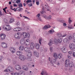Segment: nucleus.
<instances>
[{
	"label": "nucleus",
	"mask_w": 75,
	"mask_h": 75,
	"mask_svg": "<svg viewBox=\"0 0 75 75\" xmlns=\"http://www.w3.org/2000/svg\"><path fill=\"white\" fill-rule=\"evenodd\" d=\"M62 19L61 18H58L57 19V21H59V22H62Z\"/></svg>",
	"instance_id": "39"
},
{
	"label": "nucleus",
	"mask_w": 75,
	"mask_h": 75,
	"mask_svg": "<svg viewBox=\"0 0 75 75\" xmlns=\"http://www.w3.org/2000/svg\"><path fill=\"white\" fill-rule=\"evenodd\" d=\"M44 7L46 9L47 11H50V6L48 5L47 4H45Z\"/></svg>",
	"instance_id": "13"
},
{
	"label": "nucleus",
	"mask_w": 75,
	"mask_h": 75,
	"mask_svg": "<svg viewBox=\"0 0 75 75\" xmlns=\"http://www.w3.org/2000/svg\"><path fill=\"white\" fill-rule=\"evenodd\" d=\"M69 47L71 50H75V45L74 44L70 43Z\"/></svg>",
	"instance_id": "7"
},
{
	"label": "nucleus",
	"mask_w": 75,
	"mask_h": 75,
	"mask_svg": "<svg viewBox=\"0 0 75 75\" xmlns=\"http://www.w3.org/2000/svg\"><path fill=\"white\" fill-rule=\"evenodd\" d=\"M65 65L66 67H68V66L69 65V61H68L67 60H66L65 62Z\"/></svg>",
	"instance_id": "20"
},
{
	"label": "nucleus",
	"mask_w": 75,
	"mask_h": 75,
	"mask_svg": "<svg viewBox=\"0 0 75 75\" xmlns=\"http://www.w3.org/2000/svg\"><path fill=\"white\" fill-rule=\"evenodd\" d=\"M21 10H23V8H21L18 7L16 8V10H17V11H21Z\"/></svg>",
	"instance_id": "33"
},
{
	"label": "nucleus",
	"mask_w": 75,
	"mask_h": 75,
	"mask_svg": "<svg viewBox=\"0 0 75 75\" xmlns=\"http://www.w3.org/2000/svg\"><path fill=\"white\" fill-rule=\"evenodd\" d=\"M27 3H28L30 2H31V0H28L27 1H26Z\"/></svg>",
	"instance_id": "61"
},
{
	"label": "nucleus",
	"mask_w": 75,
	"mask_h": 75,
	"mask_svg": "<svg viewBox=\"0 0 75 75\" xmlns=\"http://www.w3.org/2000/svg\"><path fill=\"white\" fill-rule=\"evenodd\" d=\"M20 44L21 45L24 44L26 46H28L30 44V40L28 39H26L25 40L24 39H22L20 41Z\"/></svg>",
	"instance_id": "2"
},
{
	"label": "nucleus",
	"mask_w": 75,
	"mask_h": 75,
	"mask_svg": "<svg viewBox=\"0 0 75 75\" xmlns=\"http://www.w3.org/2000/svg\"><path fill=\"white\" fill-rule=\"evenodd\" d=\"M21 73V74H23V73H24V74H25V72L24 71H19V73Z\"/></svg>",
	"instance_id": "52"
},
{
	"label": "nucleus",
	"mask_w": 75,
	"mask_h": 75,
	"mask_svg": "<svg viewBox=\"0 0 75 75\" xmlns=\"http://www.w3.org/2000/svg\"><path fill=\"white\" fill-rule=\"evenodd\" d=\"M54 41L55 44H58V41H57V39H54Z\"/></svg>",
	"instance_id": "47"
},
{
	"label": "nucleus",
	"mask_w": 75,
	"mask_h": 75,
	"mask_svg": "<svg viewBox=\"0 0 75 75\" xmlns=\"http://www.w3.org/2000/svg\"><path fill=\"white\" fill-rule=\"evenodd\" d=\"M13 71H14L13 68L9 66L8 67L7 69H5L4 71L5 72H13Z\"/></svg>",
	"instance_id": "4"
},
{
	"label": "nucleus",
	"mask_w": 75,
	"mask_h": 75,
	"mask_svg": "<svg viewBox=\"0 0 75 75\" xmlns=\"http://www.w3.org/2000/svg\"><path fill=\"white\" fill-rule=\"evenodd\" d=\"M22 35L23 36L24 38H30V35L28 33H26V32H23Z\"/></svg>",
	"instance_id": "5"
},
{
	"label": "nucleus",
	"mask_w": 75,
	"mask_h": 75,
	"mask_svg": "<svg viewBox=\"0 0 75 75\" xmlns=\"http://www.w3.org/2000/svg\"><path fill=\"white\" fill-rule=\"evenodd\" d=\"M44 42V41L42 38H40L39 40V43L40 45H41V44H43Z\"/></svg>",
	"instance_id": "23"
},
{
	"label": "nucleus",
	"mask_w": 75,
	"mask_h": 75,
	"mask_svg": "<svg viewBox=\"0 0 75 75\" xmlns=\"http://www.w3.org/2000/svg\"><path fill=\"white\" fill-rule=\"evenodd\" d=\"M68 28L69 29H74V27H73L72 25H71L70 27L68 26Z\"/></svg>",
	"instance_id": "36"
},
{
	"label": "nucleus",
	"mask_w": 75,
	"mask_h": 75,
	"mask_svg": "<svg viewBox=\"0 0 75 75\" xmlns=\"http://www.w3.org/2000/svg\"><path fill=\"white\" fill-rule=\"evenodd\" d=\"M3 28L5 31H10L11 30V28L8 25H4L3 26Z\"/></svg>",
	"instance_id": "3"
},
{
	"label": "nucleus",
	"mask_w": 75,
	"mask_h": 75,
	"mask_svg": "<svg viewBox=\"0 0 75 75\" xmlns=\"http://www.w3.org/2000/svg\"><path fill=\"white\" fill-rule=\"evenodd\" d=\"M22 69L23 70H24V71H28V67L26 66H23Z\"/></svg>",
	"instance_id": "15"
},
{
	"label": "nucleus",
	"mask_w": 75,
	"mask_h": 75,
	"mask_svg": "<svg viewBox=\"0 0 75 75\" xmlns=\"http://www.w3.org/2000/svg\"><path fill=\"white\" fill-rule=\"evenodd\" d=\"M16 54L17 55H21V54H22V52L20 51H18L16 52Z\"/></svg>",
	"instance_id": "27"
},
{
	"label": "nucleus",
	"mask_w": 75,
	"mask_h": 75,
	"mask_svg": "<svg viewBox=\"0 0 75 75\" xmlns=\"http://www.w3.org/2000/svg\"><path fill=\"white\" fill-rule=\"evenodd\" d=\"M38 20H39V21H41V22L42 21V19H41V18H40V17L39 18H38Z\"/></svg>",
	"instance_id": "54"
},
{
	"label": "nucleus",
	"mask_w": 75,
	"mask_h": 75,
	"mask_svg": "<svg viewBox=\"0 0 75 75\" xmlns=\"http://www.w3.org/2000/svg\"><path fill=\"white\" fill-rule=\"evenodd\" d=\"M21 28H16L13 29L14 31H21Z\"/></svg>",
	"instance_id": "16"
},
{
	"label": "nucleus",
	"mask_w": 75,
	"mask_h": 75,
	"mask_svg": "<svg viewBox=\"0 0 75 75\" xmlns=\"http://www.w3.org/2000/svg\"><path fill=\"white\" fill-rule=\"evenodd\" d=\"M20 33H18L16 34H15V37L18 39H20L21 37L20 36Z\"/></svg>",
	"instance_id": "9"
},
{
	"label": "nucleus",
	"mask_w": 75,
	"mask_h": 75,
	"mask_svg": "<svg viewBox=\"0 0 75 75\" xmlns=\"http://www.w3.org/2000/svg\"><path fill=\"white\" fill-rule=\"evenodd\" d=\"M57 35L59 37H62V35L61 34V33H59L57 34Z\"/></svg>",
	"instance_id": "48"
},
{
	"label": "nucleus",
	"mask_w": 75,
	"mask_h": 75,
	"mask_svg": "<svg viewBox=\"0 0 75 75\" xmlns=\"http://www.w3.org/2000/svg\"><path fill=\"white\" fill-rule=\"evenodd\" d=\"M24 47L23 45L20 46L19 47V50L20 51H23L24 50Z\"/></svg>",
	"instance_id": "19"
},
{
	"label": "nucleus",
	"mask_w": 75,
	"mask_h": 75,
	"mask_svg": "<svg viewBox=\"0 0 75 75\" xmlns=\"http://www.w3.org/2000/svg\"><path fill=\"white\" fill-rule=\"evenodd\" d=\"M29 57L27 58V61L29 62L31 61H32V59L31 58V57Z\"/></svg>",
	"instance_id": "31"
},
{
	"label": "nucleus",
	"mask_w": 75,
	"mask_h": 75,
	"mask_svg": "<svg viewBox=\"0 0 75 75\" xmlns=\"http://www.w3.org/2000/svg\"><path fill=\"white\" fill-rule=\"evenodd\" d=\"M20 2H21V0H17L16 1V3L17 4H18V3H20Z\"/></svg>",
	"instance_id": "49"
},
{
	"label": "nucleus",
	"mask_w": 75,
	"mask_h": 75,
	"mask_svg": "<svg viewBox=\"0 0 75 75\" xmlns=\"http://www.w3.org/2000/svg\"><path fill=\"white\" fill-rule=\"evenodd\" d=\"M16 26L17 27H19L20 26V23L19 22H18L16 24Z\"/></svg>",
	"instance_id": "51"
},
{
	"label": "nucleus",
	"mask_w": 75,
	"mask_h": 75,
	"mask_svg": "<svg viewBox=\"0 0 75 75\" xmlns=\"http://www.w3.org/2000/svg\"><path fill=\"white\" fill-rule=\"evenodd\" d=\"M57 57H58V58H59V59H61V58H62V54H58Z\"/></svg>",
	"instance_id": "28"
},
{
	"label": "nucleus",
	"mask_w": 75,
	"mask_h": 75,
	"mask_svg": "<svg viewBox=\"0 0 75 75\" xmlns=\"http://www.w3.org/2000/svg\"><path fill=\"white\" fill-rule=\"evenodd\" d=\"M67 57L69 59H71V58H72V56L71 54H69L68 55Z\"/></svg>",
	"instance_id": "44"
},
{
	"label": "nucleus",
	"mask_w": 75,
	"mask_h": 75,
	"mask_svg": "<svg viewBox=\"0 0 75 75\" xmlns=\"http://www.w3.org/2000/svg\"><path fill=\"white\" fill-rule=\"evenodd\" d=\"M18 6L19 7H23V5H22V4L20 3L18 4Z\"/></svg>",
	"instance_id": "46"
},
{
	"label": "nucleus",
	"mask_w": 75,
	"mask_h": 75,
	"mask_svg": "<svg viewBox=\"0 0 75 75\" xmlns=\"http://www.w3.org/2000/svg\"><path fill=\"white\" fill-rule=\"evenodd\" d=\"M53 44V40L52 39H50V41L49 42V43H48V45L50 47V46H51Z\"/></svg>",
	"instance_id": "18"
},
{
	"label": "nucleus",
	"mask_w": 75,
	"mask_h": 75,
	"mask_svg": "<svg viewBox=\"0 0 75 75\" xmlns=\"http://www.w3.org/2000/svg\"><path fill=\"white\" fill-rule=\"evenodd\" d=\"M41 75H48V74L47 72H45L44 71H43L41 73Z\"/></svg>",
	"instance_id": "26"
},
{
	"label": "nucleus",
	"mask_w": 75,
	"mask_h": 75,
	"mask_svg": "<svg viewBox=\"0 0 75 75\" xmlns=\"http://www.w3.org/2000/svg\"><path fill=\"white\" fill-rule=\"evenodd\" d=\"M4 23L6 24H8V21L6 19H4Z\"/></svg>",
	"instance_id": "34"
},
{
	"label": "nucleus",
	"mask_w": 75,
	"mask_h": 75,
	"mask_svg": "<svg viewBox=\"0 0 75 75\" xmlns=\"http://www.w3.org/2000/svg\"><path fill=\"white\" fill-rule=\"evenodd\" d=\"M23 18H26V19H29V18H28V17L25 16H23Z\"/></svg>",
	"instance_id": "58"
},
{
	"label": "nucleus",
	"mask_w": 75,
	"mask_h": 75,
	"mask_svg": "<svg viewBox=\"0 0 75 75\" xmlns=\"http://www.w3.org/2000/svg\"><path fill=\"white\" fill-rule=\"evenodd\" d=\"M3 58V56H0V62H1L2 60V59Z\"/></svg>",
	"instance_id": "53"
},
{
	"label": "nucleus",
	"mask_w": 75,
	"mask_h": 75,
	"mask_svg": "<svg viewBox=\"0 0 75 75\" xmlns=\"http://www.w3.org/2000/svg\"><path fill=\"white\" fill-rule=\"evenodd\" d=\"M54 32V30H50L48 32L49 33H50V34H52Z\"/></svg>",
	"instance_id": "38"
},
{
	"label": "nucleus",
	"mask_w": 75,
	"mask_h": 75,
	"mask_svg": "<svg viewBox=\"0 0 75 75\" xmlns=\"http://www.w3.org/2000/svg\"><path fill=\"white\" fill-rule=\"evenodd\" d=\"M48 59L49 61H50V63L52 64V65H54V64L53 63L54 62H56V60L55 59H53L52 58H51L50 57H49L48 58Z\"/></svg>",
	"instance_id": "6"
},
{
	"label": "nucleus",
	"mask_w": 75,
	"mask_h": 75,
	"mask_svg": "<svg viewBox=\"0 0 75 75\" xmlns=\"http://www.w3.org/2000/svg\"><path fill=\"white\" fill-rule=\"evenodd\" d=\"M69 54H70V55H71L72 54V52L71 51H69L68 52Z\"/></svg>",
	"instance_id": "57"
},
{
	"label": "nucleus",
	"mask_w": 75,
	"mask_h": 75,
	"mask_svg": "<svg viewBox=\"0 0 75 75\" xmlns=\"http://www.w3.org/2000/svg\"><path fill=\"white\" fill-rule=\"evenodd\" d=\"M50 52H52V47H50Z\"/></svg>",
	"instance_id": "56"
},
{
	"label": "nucleus",
	"mask_w": 75,
	"mask_h": 75,
	"mask_svg": "<svg viewBox=\"0 0 75 75\" xmlns=\"http://www.w3.org/2000/svg\"><path fill=\"white\" fill-rule=\"evenodd\" d=\"M40 13H39L36 16L37 17H38V18H39L40 17Z\"/></svg>",
	"instance_id": "55"
},
{
	"label": "nucleus",
	"mask_w": 75,
	"mask_h": 75,
	"mask_svg": "<svg viewBox=\"0 0 75 75\" xmlns=\"http://www.w3.org/2000/svg\"><path fill=\"white\" fill-rule=\"evenodd\" d=\"M33 54L34 55H35L36 57H39V53H38V52L36 51H34L33 52Z\"/></svg>",
	"instance_id": "14"
},
{
	"label": "nucleus",
	"mask_w": 75,
	"mask_h": 75,
	"mask_svg": "<svg viewBox=\"0 0 75 75\" xmlns=\"http://www.w3.org/2000/svg\"><path fill=\"white\" fill-rule=\"evenodd\" d=\"M12 10H14V11H16V8H14V9H12Z\"/></svg>",
	"instance_id": "63"
},
{
	"label": "nucleus",
	"mask_w": 75,
	"mask_h": 75,
	"mask_svg": "<svg viewBox=\"0 0 75 75\" xmlns=\"http://www.w3.org/2000/svg\"><path fill=\"white\" fill-rule=\"evenodd\" d=\"M13 22H14V18H11V19L10 20L9 23H13Z\"/></svg>",
	"instance_id": "35"
},
{
	"label": "nucleus",
	"mask_w": 75,
	"mask_h": 75,
	"mask_svg": "<svg viewBox=\"0 0 75 75\" xmlns=\"http://www.w3.org/2000/svg\"><path fill=\"white\" fill-rule=\"evenodd\" d=\"M39 0H36V4L38 6V5H39Z\"/></svg>",
	"instance_id": "45"
},
{
	"label": "nucleus",
	"mask_w": 75,
	"mask_h": 75,
	"mask_svg": "<svg viewBox=\"0 0 75 75\" xmlns=\"http://www.w3.org/2000/svg\"><path fill=\"white\" fill-rule=\"evenodd\" d=\"M15 68L16 70H20V69H21V67L20 66V65L18 64H16L15 66Z\"/></svg>",
	"instance_id": "8"
},
{
	"label": "nucleus",
	"mask_w": 75,
	"mask_h": 75,
	"mask_svg": "<svg viewBox=\"0 0 75 75\" xmlns=\"http://www.w3.org/2000/svg\"><path fill=\"white\" fill-rule=\"evenodd\" d=\"M2 46L3 48H6L7 47V44L4 42L2 43Z\"/></svg>",
	"instance_id": "17"
},
{
	"label": "nucleus",
	"mask_w": 75,
	"mask_h": 75,
	"mask_svg": "<svg viewBox=\"0 0 75 75\" xmlns=\"http://www.w3.org/2000/svg\"><path fill=\"white\" fill-rule=\"evenodd\" d=\"M61 50L64 53H66L67 52V47H64L62 48Z\"/></svg>",
	"instance_id": "10"
},
{
	"label": "nucleus",
	"mask_w": 75,
	"mask_h": 75,
	"mask_svg": "<svg viewBox=\"0 0 75 75\" xmlns=\"http://www.w3.org/2000/svg\"><path fill=\"white\" fill-rule=\"evenodd\" d=\"M40 13L41 14H43V13H45L44 8H43V9H42V11H40Z\"/></svg>",
	"instance_id": "40"
},
{
	"label": "nucleus",
	"mask_w": 75,
	"mask_h": 75,
	"mask_svg": "<svg viewBox=\"0 0 75 75\" xmlns=\"http://www.w3.org/2000/svg\"><path fill=\"white\" fill-rule=\"evenodd\" d=\"M0 37L1 38V40H3L6 38V35L4 34H1L0 35Z\"/></svg>",
	"instance_id": "12"
},
{
	"label": "nucleus",
	"mask_w": 75,
	"mask_h": 75,
	"mask_svg": "<svg viewBox=\"0 0 75 75\" xmlns=\"http://www.w3.org/2000/svg\"><path fill=\"white\" fill-rule=\"evenodd\" d=\"M48 19L49 20H51L52 19V16H48Z\"/></svg>",
	"instance_id": "42"
},
{
	"label": "nucleus",
	"mask_w": 75,
	"mask_h": 75,
	"mask_svg": "<svg viewBox=\"0 0 75 75\" xmlns=\"http://www.w3.org/2000/svg\"><path fill=\"white\" fill-rule=\"evenodd\" d=\"M30 46L25 47L24 48L25 51L26 52V55L27 57H31L32 56V52L31 51V49L33 50L35 48V45L33 42H31L30 44Z\"/></svg>",
	"instance_id": "1"
},
{
	"label": "nucleus",
	"mask_w": 75,
	"mask_h": 75,
	"mask_svg": "<svg viewBox=\"0 0 75 75\" xmlns=\"http://www.w3.org/2000/svg\"><path fill=\"white\" fill-rule=\"evenodd\" d=\"M63 35H62V37H66L67 36V33H65V32H63Z\"/></svg>",
	"instance_id": "32"
},
{
	"label": "nucleus",
	"mask_w": 75,
	"mask_h": 75,
	"mask_svg": "<svg viewBox=\"0 0 75 75\" xmlns=\"http://www.w3.org/2000/svg\"><path fill=\"white\" fill-rule=\"evenodd\" d=\"M19 59L22 61H25L26 59V57L23 55H20L19 57Z\"/></svg>",
	"instance_id": "11"
},
{
	"label": "nucleus",
	"mask_w": 75,
	"mask_h": 75,
	"mask_svg": "<svg viewBox=\"0 0 75 75\" xmlns=\"http://www.w3.org/2000/svg\"><path fill=\"white\" fill-rule=\"evenodd\" d=\"M72 21V20H71V18H69V23H71Z\"/></svg>",
	"instance_id": "50"
},
{
	"label": "nucleus",
	"mask_w": 75,
	"mask_h": 75,
	"mask_svg": "<svg viewBox=\"0 0 75 75\" xmlns=\"http://www.w3.org/2000/svg\"><path fill=\"white\" fill-rule=\"evenodd\" d=\"M52 56L55 59H58V54L56 53L53 54Z\"/></svg>",
	"instance_id": "22"
},
{
	"label": "nucleus",
	"mask_w": 75,
	"mask_h": 75,
	"mask_svg": "<svg viewBox=\"0 0 75 75\" xmlns=\"http://www.w3.org/2000/svg\"><path fill=\"white\" fill-rule=\"evenodd\" d=\"M72 41L73 42L75 43V34L73 35V39Z\"/></svg>",
	"instance_id": "43"
},
{
	"label": "nucleus",
	"mask_w": 75,
	"mask_h": 75,
	"mask_svg": "<svg viewBox=\"0 0 75 75\" xmlns=\"http://www.w3.org/2000/svg\"><path fill=\"white\" fill-rule=\"evenodd\" d=\"M40 44L37 43L35 45V48L36 49L38 50V49H39L40 48Z\"/></svg>",
	"instance_id": "25"
},
{
	"label": "nucleus",
	"mask_w": 75,
	"mask_h": 75,
	"mask_svg": "<svg viewBox=\"0 0 75 75\" xmlns=\"http://www.w3.org/2000/svg\"><path fill=\"white\" fill-rule=\"evenodd\" d=\"M10 50L11 52H13V53H14V52H15L16 49H14V48L11 47L10 48Z\"/></svg>",
	"instance_id": "24"
},
{
	"label": "nucleus",
	"mask_w": 75,
	"mask_h": 75,
	"mask_svg": "<svg viewBox=\"0 0 75 75\" xmlns=\"http://www.w3.org/2000/svg\"><path fill=\"white\" fill-rule=\"evenodd\" d=\"M51 26L49 25H45L42 28L43 30H45V29H48V28H50Z\"/></svg>",
	"instance_id": "21"
},
{
	"label": "nucleus",
	"mask_w": 75,
	"mask_h": 75,
	"mask_svg": "<svg viewBox=\"0 0 75 75\" xmlns=\"http://www.w3.org/2000/svg\"><path fill=\"white\" fill-rule=\"evenodd\" d=\"M63 42L64 43H67L68 42V40H67V39H64Z\"/></svg>",
	"instance_id": "41"
},
{
	"label": "nucleus",
	"mask_w": 75,
	"mask_h": 75,
	"mask_svg": "<svg viewBox=\"0 0 75 75\" xmlns=\"http://www.w3.org/2000/svg\"><path fill=\"white\" fill-rule=\"evenodd\" d=\"M63 25L64 26H66L67 24L66 23H63Z\"/></svg>",
	"instance_id": "62"
},
{
	"label": "nucleus",
	"mask_w": 75,
	"mask_h": 75,
	"mask_svg": "<svg viewBox=\"0 0 75 75\" xmlns=\"http://www.w3.org/2000/svg\"><path fill=\"white\" fill-rule=\"evenodd\" d=\"M74 39V36H69V39L70 40V41H71V40H73V39Z\"/></svg>",
	"instance_id": "37"
},
{
	"label": "nucleus",
	"mask_w": 75,
	"mask_h": 75,
	"mask_svg": "<svg viewBox=\"0 0 75 75\" xmlns=\"http://www.w3.org/2000/svg\"><path fill=\"white\" fill-rule=\"evenodd\" d=\"M57 41L59 43H61V42H62V40L61 39V38H58L57 39Z\"/></svg>",
	"instance_id": "29"
},
{
	"label": "nucleus",
	"mask_w": 75,
	"mask_h": 75,
	"mask_svg": "<svg viewBox=\"0 0 75 75\" xmlns=\"http://www.w3.org/2000/svg\"><path fill=\"white\" fill-rule=\"evenodd\" d=\"M44 18L46 19V20H48V17L47 16H44Z\"/></svg>",
	"instance_id": "59"
},
{
	"label": "nucleus",
	"mask_w": 75,
	"mask_h": 75,
	"mask_svg": "<svg viewBox=\"0 0 75 75\" xmlns=\"http://www.w3.org/2000/svg\"><path fill=\"white\" fill-rule=\"evenodd\" d=\"M72 54H73V57H75V52H73Z\"/></svg>",
	"instance_id": "60"
},
{
	"label": "nucleus",
	"mask_w": 75,
	"mask_h": 75,
	"mask_svg": "<svg viewBox=\"0 0 75 75\" xmlns=\"http://www.w3.org/2000/svg\"><path fill=\"white\" fill-rule=\"evenodd\" d=\"M69 67H73L74 66V63L72 62H71L69 63Z\"/></svg>",
	"instance_id": "30"
},
{
	"label": "nucleus",
	"mask_w": 75,
	"mask_h": 75,
	"mask_svg": "<svg viewBox=\"0 0 75 75\" xmlns=\"http://www.w3.org/2000/svg\"><path fill=\"white\" fill-rule=\"evenodd\" d=\"M57 65H58V66H59V65H60L59 63V62H58L57 63Z\"/></svg>",
	"instance_id": "64"
}]
</instances>
